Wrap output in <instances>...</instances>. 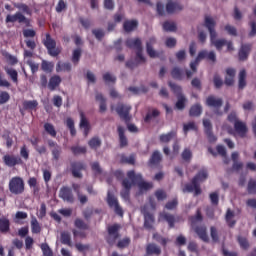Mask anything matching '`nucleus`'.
Segmentation results:
<instances>
[{
  "mask_svg": "<svg viewBox=\"0 0 256 256\" xmlns=\"http://www.w3.org/2000/svg\"><path fill=\"white\" fill-rule=\"evenodd\" d=\"M14 7H16V9H19V11H21L22 13H26V15H31V8H29L27 4L17 3L14 4Z\"/></svg>",
  "mask_w": 256,
  "mask_h": 256,
  "instance_id": "nucleus-47",
  "label": "nucleus"
},
{
  "mask_svg": "<svg viewBox=\"0 0 256 256\" xmlns=\"http://www.w3.org/2000/svg\"><path fill=\"white\" fill-rule=\"evenodd\" d=\"M66 125H67L68 129L70 130V135L72 137H75V135H77V130L75 129V121H73V119H71V118H67Z\"/></svg>",
  "mask_w": 256,
  "mask_h": 256,
  "instance_id": "nucleus-45",
  "label": "nucleus"
},
{
  "mask_svg": "<svg viewBox=\"0 0 256 256\" xmlns=\"http://www.w3.org/2000/svg\"><path fill=\"white\" fill-rule=\"evenodd\" d=\"M163 219H165V221H167L170 229H173V227H175V216L173 214L164 213Z\"/></svg>",
  "mask_w": 256,
  "mask_h": 256,
  "instance_id": "nucleus-46",
  "label": "nucleus"
},
{
  "mask_svg": "<svg viewBox=\"0 0 256 256\" xmlns=\"http://www.w3.org/2000/svg\"><path fill=\"white\" fill-rule=\"evenodd\" d=\"M110 209H114V212L119 217H123V208L119 205V201L115 198V195L111 193V191L107 192V199H106Z\"/></svg>",
  "mask_w": 256,
  "mask_h": 256,
  "instance_id": "nucleus-12",
  "label": "nucleus"
},
{
  "mask_svg": "<svg viewBox=\"0 0 256 256\" xmlns=\"http://www.w3.org/2000/svg\"><path fill=\"white\" fill-rule=\"evenodd\" d=\"M235 217V212H233L231 209H227L226 215H225V220L226 223L228 224V227L233 228L235 227L237 221L233 220Z\"/></svg>",
  "mask_w": 256,
  "mask_h": 256,
  "instance_id": "nucleus-36",
  "label": "nucleus"
},
{
  "mask_svg": "<svg viewBox=\"0 0 256 256\" xmlns=\"http://www.w3.org/2000/svg\"><path fill=\"white\" fill-rule=\"evenodd\" d=\"M237 241L242 249H244L245 251L249 249V241L247 240V238L243 236H238Z\"/></svg>",
  "mask_w": 256,
  "mask_h": 256,
  "instance_id": "nucleus-58",
  "label": "nucleus"
},
{
  "mask_svg": "<svg viewBox=\"0 0 256 256\" xmlns=\"http://www.w3.org/2000/svg\"><path fill=\"white\" fill-rule=\"evenodd\" d=\"M192 225H196V223H201L203 221V215L201 214V210H197L196 215L190 218Z\"/></svg>",
  "mask_w": 256,
  "mask_h": 256,
  "instance_id": "nucleus-61",
  "label": "nucleus"
},
{
  "mask_svg": "<svg viewBox=\"0 0 256 256\" xmlns=\"http://www.w3.org/2000/svg\"><path fill=\"white\" fill-rule=\"evenodd\" d=\"M139 27V22L137 20H128L123 24V29L126 33H131Z\"/></svg>",
  "mask_w": 256,
  "mask_h": 256,
  "instance_id": "nucleus-30",
  "label": "nucleus"
},
{
  "mask_svg": "<svg viewBox=\"0 0 256 256\" xmlns=\"http://www.w3.org/2000/svg\"><path fill=\"white\" fill-rule=\"evenodd\" d=\"M251 44H242L238 52L239 61H247L249 53H251Z\"/></svg>",
  "mask_w": 256,
  "mask_h": 256,
  "instance_id": "nucleus-20",
  "label": "nucleus"
},
{
  "mask_svg": "<svg viewBox=\"0 0 256 256\" xmlns=\"http://www.w3.org/2000/svg\"><path fill=\"white\" fill-rule=\"evenodd\" d=\"M88 145L91 149H99L101 147V139L99 137H93L89 140Z\"/></svg>",
  "mask_w": 256,
  "mask_h": 256,
  "instance_id": "nucleus-48",
  "label": "nucleus"
},
{
  "mask_svg": "<svg viewBox=\"0 0 256 256\" xmlns=\"http://www.w3.org/2000/svg\"><path fill=\"white\" fill-rule=\"evenodd\" d=\"M155 43H157V39L155 37H151L148 41H146V53L150 57V59H157L158 57H160L159 52H157L155 48H153V45H155Z\"/></svg>",
  "mask_w": 256,
  "mask_h": 256,
  "instance_id": "nucleus-16",
  "label": "nucleus"
},
{
  "mask_svg": "<svg viewBox=\"0 0 256 256\" xmlns=\"http://www.w3.org/2000/svg\"><path fill=\"white\" fill-rule=\"evenodd\" d=\"M203 113V106L201 104H194L190 107L189 115L190 117H201Z\"/></svg>",
  "mask_w": 256,
  "mask_h": 256,
  "instance_id": "nucleus-34",
  "label": "nucleus"
},
{
  "mask_svg": "<svg viewBox=\"0 0 256 256\" xmlns=\"http://www.w3.org/2000/svg\"><path fill=\"white\" fill-rule=\"evenodd\" d=\"M198 59L200 61H203V59H206L209 63L212 65H215L217 63V54L215 51H207V50H202L198 53Z\"/></svg>",
  "mask_w": 256,
  "mask_h": 256,
  "instance_id": "nucleus-17",
  "label": "nucleus"
},
{
  "mask_svg": "<svg viewBox=\"0 0 256 256\" xmlns=\"http://www.w3.org/2000/svg\"><path fill=\"white\" fill-rule=\"evenodd\" d=\"M95 100L99 101L100 103L99 111L101 113H105V111H107V100L105 99L103 94L96 92Z\"/></svg>",
  "mask_w": 256,
  "mask_h": 256,
  "instance_id": "nucleus-33",
  "label": "nucleus"
},
{
  "mask_svg": "<svg viewBox=\"0 0 256 256\" xmlns=\"http://www.w3.org/2000/svg\"><path fill=\"white\" fill-rule=\"evenodd\" d=\"M117 131L119 135L120 148L123 149L124 147H127V145H129L127 136H125V128H123L122 126H118Z\"/></svg>",
  "mask_w": 256,
  "mask_h": 256,
  "instance_id": "nucleus-28",
  "label": "nucleus"
},
{
  "mask_svg": "<svg viewBox=\"0 0 256 256\" xmlns=\"http://www.w3.org/2000/svg\"><path fill=\"white\" fill-rule=\"evenodd\" d=\"M210 237L214 243H219V231L215 226L210 227Z\"/></svg>",
  "mask_w": 256,
  "mask_h": 256,
  "instance_id": "nucleus-54",
  "label": "nucleus"
},
{
  "mask_svg": "<svg viewBox=\"0 0 256 256\" xmlns=\"http://www.w3.org/2000/svg\"><path fill=\"white\" fill-rule=\"evenodd\" d=\"M31 232L35 235H39V233H41V224H39L37 218H32L31 220Z\"/></svg>",
  "mask_w": 256,
  "mask_h": 256,
  "instance_id": "nucleus-42",
  "label": "nucleus"
},
{
  "mask_svg": "<svg viewBox=\"0 0 256 256\" xmlns=\"http://www.w3.org/2000/svg\"><path fill=\"white\" fill-rule=\"evenodd\" d=\"M127 177L132 181V185H138L139 192L142 195L153 189V182H145L141 174H135V170L128 171Z\"/></svg>",
  "mask_w": 256,
  "mask_h": 256,
  "instance_id": "nucleus-2",
  "label": "nucleus"
},
{
  "mask_svg": "<svg viewBox=\"0 0 256 256\" xmlns=\"http://www.w3.org/2000/svg\"><path fill=\"white\" fill-rule=\"evenodd\" d=\"M9 191L13 195H21L25 191V182L23 178L16 176L13 177L9 182Z\"/></svg>",
  "mask_w": 256,
  "mask_h": 256,
  "instance_id": "nucleus-8",
  "label": "nucleus"
},
{
  "mask_svg": "<svg viewBox=\"0 0 256 256\" xmlns=\"http://www.w3.org/2000/svg\"><path fill=\"white\" fill-rule=\"evenodd\" d=\"M92 35H94L97 41H103V38L105 37V31L101 28L93 29Z\"/></svg>",
  "mask_w": 256,
  "mask_h": 256,
  "instance_id": "nucleus-49",
  "label": "nucleus"
},
{
  "mask_svg": "<svg viewBox=\"0 0 256 256\" xmlns=\"http://www.w3.org/2000/svg\"><path fill=\"white\" fill-rule=\"evenodd\" d=\"M120 161H121V163H126L128 165H134L135 155L131 154L129 157L122 155Z\"/></svg>",
  "mask_w": 256,
  "mask_h": 256,
  "instance_id": "nucleus-63",
  "label": "nucleus"
},
{
  "mask_svg": "<svg viewBox=\"0 0 256 256\" xmlns=\"http://www.w3.org/2000/svg\"><path fill=\"white\" fill-rule=\"evenodd\" d=\"M177 11H183V5L177 2H168L166 4V13H168V15H173V13H177Z\"/></svg>",
  "mask_w": 256,
  "mask_h": 256,
  "instance_id": "nucleus-26",
  "label": "nucleus"
},
{
  "mask_svg": "<svg viewBox=\"0 0 256 256\" xmlns=\"http://www.w3.org/2000/svg\"><path fill=\"white\" fill-rule=\"evenodd\" d=\"M181 157H182L183 161H185L186 163H190L191 159L193 157V152H191L190 149L186 148L182 152Z\"/></svg>",
  "mask_w": 256,
  "mask_h": 256,
  "instance_id": "nucleus-52",
  "label": "nucleus"
},
{
  "mask_svg": "<svg viewBox=\"0 0 256 256\" xmlns=\"http://www.w3.org/2000/svg\"><path fill=\"white\" fill-rule=\"evenodd\" d=\"M168 86L170 87L171 91L174 93V95L176 97L184 95L183 88L181 86L177 85L176 83H173L170 81V82H168Z\"/></svg>",
  "mask_w": 256,
  "mask_h": 256,
  "instance_id": "nucleus-39",
  "label": "nucleus"
},
{
  "mask_svg": "<svg viewBox=\"0 0 256 256\" xmlns=\"http://www.w3.org/2000/svg\"><path fill=\"white\" fill-rule=\"evenodd\" d=\"M249 195H256V180L250 179L247 186Z\"/></svg>",
  "mask_w": 256,
  "mask_h": 256,
  "instance_id": "nucleus-57",
  "label": "nucleus"
},
{
  "mask_svg": "<svg viewBox=\"0 0 256 256\" xmlns=\"http://www.w3.org/2000/svg\"><path fill=\"white\" fill-rule=\"evenodd\" d=\"M161 255V247L155 243H149L146 245V254L144 256Z\"/></svg>",
  "mask_w": 256,
  "mask_h": 256,
  "instance_id": "nucleus-24",
  "label": "nucleus"
},
{
  "mask_svg": "<svg viewBox=\"0 0 256 256\" xmlns=\"http://www.w3.org/2000/svg\"><path fill=\"white\" fill-rule=\"evenodd\" d=\"M39 102L37 100H26L23 102V108L27 111H33V109H37Z\"/></svg>",
  "mask_w": 256,
  "mask_h": 256,
  "instance_id": "nucleus-40",
  "label": "nucleus"
},
{
  "mask_svg": "<svg viewBox=\"0 0 256 256\" xmlns=\"http://www.w3.org/2000/svg\"><path fill=\"white\" fill-rule=\"evenodd\" d=\"M159 115H161V111L157 110V108H149L144 118V122L151 123V119H157Z\"/></svg>",
  "mask_w": 256,
  "mask_h": 256,
  "instance_id": "nucleus-31",
  "label": "nucleus"
},
{
  "mask_svg": "<svg viewBox=\"0 0 256 256\" xmlns=\"http://www.w3.org/2000/svg\"><path fill=\"white\" fill-rule=\"evenodd\" d=\"M234 129L239 137H241L242 139H245V137H247V132L249 131V129L247 128V124H245L243 121H236L234 123Z\"/></svg>",
  "mask_w": 256,
  "mask_h": 256,
  "instance_id": "nucleus-19",
  "label": "nucleus"
},
{
  "mask_svg": "<svg viewBox=\"0 0 256 256\" xmlns=\"http://www.w3.org/2000/svg\"><path fill=\"white\" fill-rule=\"evenodd\" d=\"M163 161V156L161 155V152H159V150H155L148 162H147V165L148 167H151V168H155V167H159V165H161V162Z\"/></svg>",
  "mask_w": 256,
  "mask_h": 256,
  "instance_id": "nucleus-18",
  "label": "nucleus"
},
{
  "mask_svg": "<svg viewBox=\"0 0 256 256\" xmlns=\"http://www.w3.org/2000/svg\"><path fill=\"white\" fill-rule=\"evenodd\" d=\"M153 239H155V241H157V243H160V245H162L163 247H167V243H169V240L167 238H164L157 233L153 234Z\"/></svg>",
  "mask_w": 256,
  "mask_h": 256,
  "instance_id": "nucleus-55",
  "label": "nucleus"
},
{
  "mask_svg": "<svg viewBox=\"0 0 256 256\" xmlns=\"http://www.w3.org/2000/svg\"><path fill=\"white\" fill-rule=\"evenodd\" d=\"M42 44L47 49L48 54L51 55V57H57V55L61 53V49L57 47V41H55L49 33L45 34V38L42 39Z\"/></svg>",
  "mask_w": 256,
  "mask_h": 256,
  "instance_id": "nucleus-5",
  "label": "nucleus"
},
{
  "mask_svg": "<svg viewBox=\"0 0 256 256\" xmlns=\"http://www.w3.org/2000/svg\"><path fill=\"white\" fill-rule=\"evenodd\" d=\"M80 129H83L84 131V137L89 136V132L91 131V124L89 123V120H87V117H85V114L83 112L80 114Z\"/></svg>",
  "mask_w": 256,
  "mask_h": 256,
  "instance_id": "nucleus-21",
  "label": "nucleus"
},
{
  "mask_svg": "<svg viewBox=\"0 0 256 256\" xmlns=\"http://www.w3.org/2000/svg\"><path fill=\"white\" fill-rule=\"evenodd\" d=\"M177 137V132L171 131L167 134L160 135L159 139L161 143H169L172 139H175Z\"/></svg>",
  "mask_w": 256,
  "mask_h": 256,
  "instance_id": "nucleus-38",
  "label": "nucleus"
},
{
  "mask_svg": "<svg viewBox=\"0 0 256 256\" xmlns=\"http://www.w3.org/2000/svg\"><path fill=\"white\" fill-rule=\"evenodd\" d=\"M247 72L245 70H241L239 73V81H238V89H245L247 87Z\"/></svg>",
  "mask_w": 256,
  "mask_h": 256,
  "instance_id": "nucleus-37",
  "label": "nucleus"
},
{
  "mask_svg": "<svg viewBox=\"0 0 256 256\" xmlns=\"http://www.w3.org/2000/svg\"><path fill=\"white\" fill-rule=\"evenodd\" d=\"M224 31L231 35V37H237V28L231 24H226L224 27Z\"/></svg>",
  "mask_w": 256,
  "mask_h": 256,
  "instance_id": "nucleus-53",
  "label": "nucleus"
},
{
  "mask_svg": "<svg viewBox=\"0 0 256 256\" xmlns=\"http://www.w3.org/2000/svg\"><path fill=\"white\" fill-rule=\"evenodd\" d=\"M59 85H61V77L57 75L52 76L48 82V89L50 91H55Z\"/></svg>",
  "mask_w": 256,
  "mask_h": 256,
  "instance_id": "nucleus-35",
  "label": "nucleus"
},
{
  "mask_svg": "<svg viewBox=\"0 0 256 256\" xmlns=\"http://www.w3.org/2000/svg\"><path fill=\"white\" fill-rule=\"evenodd\" d=\"M163 29L169 33H175V31H177V24H175V22L166 21L163 23Z\"/></svg>",
  "mask_w": 256,
  "mask_h": 256,
  "instance_id": "nucleus-44",
  "label": "nucleus"
},
{
  "mask_svg": "<svg viewBox=\"0 0 256 256\" xmlns=\"http://www.w3.org/2000/svg\"><path fill=\"white\" fill-rule=\"evenodd\" d=\"M206 105L210 109H213L214 115H217V117L223 116V111H221V108L223 107V98L210 95L206 98Z\"/></svg>",
  "mask_w": 256,
  "mask_h": 256,
  "instance_id": "nucleus-4",
  "label": "nucleus"
},
{
  "mask_svg": "<svg viewBox=\"0 0 256 256\" xmlns=\"http://www.w3.org/2000/svg\"><path fill=\"white\" fill-rule=\"evenodd\" d=\"M176 97L177 101L175 103L174 109H177V111H185V107H187V97H185V94Z\"/></svg>",
  "mask_w": 256,
  "mask_h": 256,
  "instance_id": "nucleus-27",
  "label": "nucleus"
},
{
  "mask_svg": "<svg viewBox=\"0 0 256 256\" xmlns=\"http://www.w3.org/2000/svg\"><path fill=\"white\" fill-rule=\"evenodd\" d=\"M72 151L73 155H86L87 154V147L85 146H72L70 148Z\"/></svg>",
  "mask_w": 256,
  "mask_h": 256,
  "instance_id": "nucleus-41",
  "label": "nucleus"
},
{
  "mask_svg": "<svg viewBox=\"0 0 256 256\" xmlns=\"http://www.w3.org/2000/svg\"><path fill=\"white\" fill-rule=\"evenodd\" d=\"M29 187L33 188L34 193H39V186H37V178L31 177L28 180Z\"/></svg>",
  "mask_w": 256,
  "mask_h": 256,
  "instance_id": "nucleus-64",
  "label": "nucleus"
},
{
  "mask_svg": "<svg viewBox=\"0 0 256 256\" xmlns=\"http://www.w3.org/2000/svg\"><path fill=\"white\" fill-rule=\"evenodd\" d=\"M125 45L128 49H135L138 59L145 61V55H143V42L141 41V38H129L125 41Z\"/></svg>",
  "mask_w": 256,
  "mask_h": 256,
  "instance_id": "nucleus-6",
  "label": "nucleus"
},
{
  "mask_svg": "<svg viewBox=\"0 0 256 256\" xmlns=\"http://www.w3.org/2000/svg\"><path fill=\"white\" fill-rule=\"evenodd\" d=\"M122 191L120 192V195L124 201H129V197L131 195V187H133V181L129 178H125L122 181Z\"/></svg>",
  "mask_w": 256,
  "mask_h": 256,
  "instance_id": "nucleus-14",
  "label": "nucleus"
},
{
  "mask_svg": "<svg viewBox=\"0 0 256 256\" xmlns=\"http://www.w3.org/2000/svg\"><path fill=\"white\" fill-rule=\"evenodd\" d=\"M120 229L121 225L119 224H114L108 227V236L106 237V241L108 245H110V247H113V245H115V243L117 242Z\"/></svg>",
  "mask_w": 256,
  "mask_h": 256,
  "instance_id": "nucleus-11",
  "label": "nucleus"
},
{
  "mask_svg": "<svg viewBox=\"0 0 256 256\" xmlns=\"http://www.w3.org/2000/svg\"><path fill=\"white\" fill-rule=\"evenodd\" d=\"M23 23L26 27H31V20H29L23 13L16 12L14 15L8 14L5 23Z\"/></svg>",
  "mask_w": 256,
  "mask_h": 256,
  "instance_id": "nucleus-9",
  "label": "nucleus"
},
{
  "mask_svg": "<svg viewBox=\"0 0 256 256\" xmlns=\"http://www.w3.org/2000/svg\"><path fill=\"white\" fill-rule=\"evenodd\" d=\"M145 63H147V58L144 56V61H143L136 54L135 59L134 60L130 59V60L126 61L125 65H126L127 69L133 70V69H136V67L138 65H145Z\"/></svg>",
  "mask_w": 256,
  "mask_h": 256,
  "instance_id": "nucleus-23",
  "label": "nucleus"
},
{
  "mask_svg": "<svg viewBox=\"0 0 256 256\" xmlns=\"http://www.w3.org/2000/svg\"><path fill=\"white\" fill-rule=\"evenodd\" d=\"M204 27L209 31L211 43L215 42L217 40V30H215L217 22H215L213 18L206 16L204 20Z\"/></svg>",
  "mask_w": 256,
  "mask_h": 256,
  "instance_id": "nucleus-13",
  "label": "nucleus"
},
{
  "mask_svg": "<svg viewBox=\"0 0 256 256\" xmlns=\"http://www.w3.org/2000/svg\"><path fill=\"white\" fill-rule=\"evenodd\" d=\"M11 230V222L9 218L3 216L0 218V233H9Z\"/></svg>",
  "mask_w": 256,
  "mask_h": 256,
  "instance_id": "nucleus-32",
  "label": "nucleus"
},
{
  "mask_svg": "<svg viewBox=\"0 0 256 256\" xmlns=\"http://www.w3.org/2000/svg\"><path fill=\"white\" fill-rule=\"evenodd\" d=\"M225 85L227 87H233L235 85V69L233 68H228L226 70V76H225Z\"/></svg>",
  "mask_w": 256,
  "mask_h": 256,
  "instance_id": "nucleus-25",
  "label": "nucleus"
},
{
  "mask_svg": "<svg viewBox=\"0 0 256 256\" xmlns=\"http://www.w3.org/2000/svg\"><path fill=\"white\" fill-rule=\"evenodd\" d=\"M195 233L198 235L199 239L201 241H204V243H209V235L207 234V226H197L194 229Z\"/></svg>",
  "mask_w": 256,
  "mask_h": 256,
  "instance_id": "nucleus-22",
  "label": "nucleus"
},
{
  "mask_svg": "<svg viewBox=\"0 0 256 256\" xmlns=\"http://www.w3.org/2000/svg\"><path fill=\"white\" fill-rule=\"evenodd\" d=\"M157 201H165L167 199V192L163 189H158L154 192Z\"/></svg>",
  "mask_w": 256,
  "mask_h": 256,
  "instance_id": "nucleus-51",
  "label": "nucleus"
},
{
  "mask_svg": "<svg viewBox=\"0 0 256 256\" xmlns=\"http://www.w3.org/2000/svg\"><path fill=\"white\" fill-rule=\"evenodd\" d=\"M40 249L42 250V253L44 256H53V250H51V247H49V244L42 243L40 245Z\"/></svg>",
  "mask_w": 256,
  "mask_h": 256,
  "instance_id": "nucleus-56",
  "label": "nucleus"
},
{
  "mask_svg": "<svg viewBox=\"0 0 256 256\" xmlns=\"http://www.w3.org/2000/svg\"><path fill=\"white\" fill-rule=\"evenodd\" d=\"M81 53L82 50L81 48H76L73 53H72V63H74V65H77L81 59Z\"/></svg>",
  "mask_w": 256,
  "mask_h": 256,
  "instance_id": "nucleus-50",
  "label": "nucleus"
},
{
  "mask_svg": "<svg viewBox=\"0 0 256 256\" xmlns=\"http://www.w3.org/2000/svg\"><path fill=\"white\" fill-rule=\"evenodd\" d=\"M209 177L207 170L199 171L192 179L191 184H186L183 193H193L194 197H199L203 191L201 190V184Z\"/></svg>",
  "mask_w": 256,
  "mask_h": 256,
  "instance_id": "nucleus-1",
  "label": "nucleus"
},
{
  "mask_svg": "<svg viewBox=\"0 0 256 256\" xmlns=\"http://www.w3.org/2000/svg\"><path fill=\"white\" fill-rule=\"evenodd\" d=\"M140 212L144 217V229L155 231V214L149 210V204H144L140 207Z\"/></svg>",
  "mask_w": 256,
  "mask_h": 256,
  "instance_id": "nucleus-3",
  "label": "nucleus"
},
{
  "mask_svg": "<svg viewBox=\"0 0 256 256\" xmlns=\"http://www.w3.org/2000/svg\"><path fill=\"white\" fill-rule=\"evenodd\" d=\"M3 163L6 167H15L17 165H23V159L19 156L6 154L3 156Z\"/></svg>",
  "mask_w": 256,
  "mask_h": 256,
  "instance_id": "nucleus-15",
  "label": "nucleus"
},
{
  "mask_svg": "<svg viewBox=\"0 0 256 256\" xmlns=\"http://www.w3.org/2000/svg\"><path fill=\"white\" fill-rule=\"evenodd\" d=\"M170 75L176 81H183V75H185V71L183 70V68L175 66L172 68Z\"/></svg>",
  "mask_w": 256,
  "mask_h": 256,
  "instance_id": "nucleus-29",
  "label": "nucleus"
},
{
  "mask_svg": "<svg viewBox=\"0 0 256 256\" xmlns=\"http://www.w3.org/2000/svg\"><path fill=\"white\" fill-rule=\"evenodd\" d=\"M53 63L47 62V61H42L41 69L45 73H51L53 71Z\"/></svg>",
  "mask_w": 256,
  "mask_h": 256,
  "instance_id": "nucleus-62",
  "label": "nucleus"
},
{
  "mask_svg": "<svg viewBox=\"0 0 256 256\" xmlns=\"http://www.w3.org/2000/svg\"><path fill=\"white\" fill-rule=\"evenodd\" d=\"M115 111L120 119H122V121L127 124L131 123V119H133L131 116V106L124 103H118L116 105Z\"/></svg>",
  "mask_w": 256,
  "mask_h": 256,
  "instance_id": "nucleus-7",
  "label": "nucleus"
},
{
  "mask_svg": "<svg viewBox=\"0 0 256 256\" xmlns=\"http://www.w3.org/2000/svg\"><path fill=\"white\" fill-rule=\"evenodd\" d=\"M87 169V165L81 161H74L70 163V171L72 173V177L75 179H83V173L81 171H85Z\"/></svg>",
  "mask_w": 256,
  "mask_h": 256,
  "instance_id": "nucleus-10",
  "label": "nucleus"
},
{
  "mask_svg": "<svg viewBox=\"0 0 256 256\" xmlns=\"http://www.w3.org/2000/svg\"><path fill=\"white\" fill-rule=\"evenodd\" d=\"M44 131L50 135V137H57V131L55 130V126L53 124L46 122L44 124Z\"/></svg>",
  "mask_w": 256,
  "mask_h": 256,
  "instance_id": "nucleus-43",
  "label": "nucleus"
},
{
  "mask_svg": "<svg viewBox=\"0 0 256 256\" xmlns=\"http://www.w3.org/2000/svg\"><path fill=\"white\" fill-rule=\"evenodd\" d=\"M212 45L216 47L217 51H221L225 45H227V40L226 39H216L214 42H212Z\"/></svg>",
  "mask_w": 256,
  "mask_h": 256,
  "instance_id": "nucleus-59",
  "label": "nucleus"
},
{
  "mask_svg": "<svg viewBox=\"0 0 256 256\" xmlns=\"http://www.w3.org/2000/svg\"><path fill=\"white\" fill-rule=\"evenodd\" d=\"M7 75H9L10 79H12L13 83H18L19 74L17 73V70L15 69H7L6 70Z\"/></svg>",
  "mask_w": 256,
  "mask_h": 256,
  "instance_id": "nucleus-60",
  "label": "nucleus"
}]
</instances>
